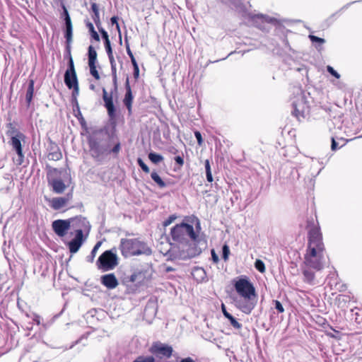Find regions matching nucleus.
<instances>
[{
    "mask_svg": "<svg viewBox=\"0 0 362 362\" xmlns=\"http://www.w3.org/2000/svg\"><path fill=\"white\" fill-rule=\"evenodd\" d=\"M325 263V248L320 229L313 228L309 231L308 248L304 257V265L316 271L324 268Z\"/></svg>",
    "mask_w": 362,
    "mask_h": 362,
    "instance_id": "nucleus-1",
    "label": "nucleus"
},
{
    "mask_svg": "<svg viewBox=\"0 0 362 362\" xmlns=\"http://www.w3.org/2000/svg\"><path fill=\"white\" fill-rule=\"evenodd\" d=\"M196 231L193 226L188 223H182L175 226L170 231V235L173 241L177 243L187 245L190 240L194 243H199L201 240L199 238V233L201 230L199 220H197L195 225Z\"/></svg>",
    "mask_w": 362,
    "mask_h": 362,
    "instance_id": "nucleus-2",
    "label": "nucleus"
},
{
    "mask_svg": "<svg viewBox=\"0 0 362 362\" xmlns=\"http://www.w3.org/2000/svg\"><path fill=\"white\" fill-rule=\"evenodd\" d=\"M119 248L122 255L125 257H131L140 255H150L151 249L146 244L136 238H122L120 242Z\"/></svg>",
    "mask_w": 362,
    "mask_h": 362,
    "instance_id": "nucleus-3",
    "label": "nucleus"
},
{
    "mask_svg": "<svg viewBox=\"0 0 362 362\" xmlns=\"http://www.w3.org/2000/svg\"><path fill=\"white\" fill-rule=\"evenodd\" d=\"M292 114L300 121L309 113V104L305 93L298 89L296 95L292 98Z\"/></svg>",
    "mask_w": 362,
    "mask_h": 362,
    "instance_id": "nucleus-4",
    "label": "nucleus"
},
{
    "mask_svg": "<svg viewBox=\"0 0 362 362\" xmlns=\"http://www.w3.org/2000/svg\"><path fill=\"white\" fill-rule=\"evenodd\" d=\"M88 145L91 156L98 161L110 153L109 144L99 138L90 136L88 139Z\"/></svg>",
    "mask_w": 362,
    "mask_h": 362,
    "instance_id": "nucleus-5",
    "label": "nucleus"
},
{
    "mask_svg": "<svg viewBox=\"0 0 362 362\" xmlns=\"http://www.w3.org/2000/svg\"><path fill=\"white\" fill-rule=\"evenodd\" d=\"M236 292L242 298H255V288L253 284L245 276L240 278L234 284Z\"/></svg>",
    "mask_w": 362,
    "mask_h": 362,
    "instance_id": "nucleus-6",
    "label": "nucleus"
},
{
    "mask_svg": "<svg viewBox=\"0 0 362 362\" xmlns=\"http://www.w3.org/2000/svg\"><path fill=\"white\" fill-rule=\"evenodd\" d=\"M62 173V171L57 168L50 169L47 173L48 184L57 194H62L66 189V185L61 178Z\"/></svg>",
    "mask_w": 362,
    "mask_h": 362,
    "instance_id": "nucleus-7",
    "label": "nucleus"
},
{
    "mask_svg": "<svg viewBox=\"0 0 362 362\" xmlns=\"http://www.w3.org/2000/svg\"><path fill=\"white\" fill-rule=\"evenodd\" d=\"M98 263L103 271L113 269L118 264L117 255L112 250H107L99 257Z\"/></svg>",
    "mask_w": 362,
    "mask_h": 362,
    "instance_id": "nucleus-8",
    "label": "nucleus"
},
{
    "mask_svg": "<svg viewBox=\"0 0 362 362\" xmlns=\"http://www.w3.org/2000/svg\"><path fill=\"white\" fill-rule=\"evenodd\" d=\"M71 221H70V218L66 220L58 219L52 222V227L54 232L59 237H64L67 231L71 228Z\"/></svg>",
    "mask_w": 362,
    "mask_h": 362,
    "instance_id": "nucleus-9",
    "label": "nucleus"
},
{
    "mask_svg": "<svg viewBox=\"0 0 362 362\" xmlns=\"http://www.w3.org/2000/svg\"><path fill=\"white\" fill-rule=\"evenodd\" d=\"M70 221H71V228H72L75 233H77L78 230H81V233L83 234V231L88 232L90 228V225L88 221L83 216H76L73 218H70Z\"/></svg>",
    "mask_w": 362,
    "mask_h": 362,
    "instance_id": "nucleus-10",
    "label": "nucleus"
},
{
    "mask_svg": "<svg viewBox=\"0 0 362 362\" xmlns=\"http://www.w3.org/2000/svg\"><path fill=\"white\" fill-rule=\"evenodd\" d=\"M72 192H69L64 197H54L49 199V206L54 210H59L65 207L72 199Z\"/></svg>",
    "mask_w": 362,
    "mask_h": 362,
    "instance_id": "nucleus-11",
    "label": "nucleus"
},
{
    "mask_svg": "<svg viewBox=\"0 0 362 362\" xmlns=\"http://www.w3.org/2000/svg\"><path fill=\"white\" fill-rule=\"evenodd\" d=\"M64 8V21L66 25V31H65V38L66 42V47L69 51H70V45L72 42V35H73V28L72 23L71 21V18L68 13V11L63 6Z\"/></svg>",
    "mask_w": 362,
    "mask_h": 362,
    "instance_id": "nucleus-12",
    "label": "nucleus"
},
{
    "mask_svg": "<svg viewBox=\"0 0 362 362\" xmlns=\"http://www.w3.org/2000/svg\"><path fill=\"white\" fill-rule=\"evenodd\" d=\"M253 298H242L235 301L236 307L245 314H250L255 306Z\"/></svg>",
    "mask_w": 362,
    "mask_h": 362,
    "instance_id": "nucleus-13",
    "label": "nucleus"
},
{
    "mask_svg": "<svg viewBox=\"0 0 362 362\" xmlns=\"http://www.w3.org/2000/svg\"><path fill=\"white\" fill-rule=\"evenodd\" d=\"M112 93L109 94L105 88L103 89V98L105 102V107L107 110V114L111 119L115 118V109L112 101Z\"/></svg>",
    "mask_w": 362,
    "mask_h": 362,
    "instance_id": "nucleus-14",
    "label": "nucleus"
},
{
    "mask_svg": "<svg viewBox=\"0 0 362 362\" xmlns=\"http://www.w3.org/2000/svg\"><path fill=\"white\" fill-rule=\"evenodd\" d=\"M151 351L153 354H159L166 358H170L173 353V348L168 345L156 343L152 346Z\"/></svg>",
    "mask_w": 362,
    "mask_h": 362,
    "instance_id": "nucleus-15",
    "label": "nucleus"
},
{
    "mask_svg": "<svg viewBox=\"0 0 362 362\" xmlns=\"http://www.w3.org/2000/svg\"><path fill=\"white\" fill-rule=\"evenodd\" d=\"M83 236L81 230H78V233L75 234V238L68 243L69 250L71 253L74 254L78 251L83 242Z\"/></svg>",
    "mask_w": 362,
    "mask_h": 362,
    "instance_id": "nucleus-16",
    "label": "nucleus"
},
{
    "mask_svg": "<svg viewBox=\"0 0 362 362\" xmlns=\"http://www.w3.org/2000/svg\"><path fill=\"white\" fill-rule=\"evenodd\" d=\"M40 316L35 313L26 314L24 315V324L26 323V329L29 331L33 330L35 327L37 328L40 325Z\"/></svg>",
    "mask_w": 362,
    "mask_h": 362,
    "instance_id": "nucleus-17",
    "label": "nucleus"
},
{
    "mask_svg": "<svg viewBox=\"0 0 362 362\" xmlns=\"http://www.w3.org/2000/svg\"><path fill=\"white\" fill-rule=\"evenodd\" d=\"M100 282L108 289H114L119 284L118 280L114 274H108L102 276L100 278Z\"/></svg>",
    "mask_w": 362,
    "mask_h": 362,
    "instance_id": "nucleus-18",
    "label": "nucleus"
},
{
    "mask_svg": "<svg viewBox=\"0 0 362 362\" xmlns=\"http://www.w3.org/2000/svg\"><path fill=\"white\" fill-rule=\"evenodd\" d=\"M243 16L247 19L248 21H251L254 23L260 21V22H269L270 18L269 16L263 15V14H253L250 12H244Z\"/></svg>",
    "mask_w": 362,
    "mask_h": 362,
    "instance_id": "nucleus-19",
    "label": "nucleus"
},
{
    "mask_svg": "<svg viewBox=\"0 0 362 362\" xmlns=\"http://www.w3.org/2000/svg\"><path fill=\"white\" fill-rule=\"evenodd\" d=\"M133 100V95L132 93V90L129 86V79L127 78L126 81V94L124 98V103L128 109L129 112H131L132 110V103Z\"/></svg>",
    "mask_w": 362,
    "mask_h": 362,
    "instance_id": "nucleus-20",
    "label": "nucleus"
},
{
    "mask_svg": "<svg viewBox=\"0 0 362 362\" xmlns=\"http://www.w3.org/2000/svg\"><path fill=\"white\" fill-rule=\"evenodd\" d=\"M311 269V267H307L304 265L303 268V281L310 285H313L315 284V273Z\"/></svg>",
    "mask_w": 362,
    "mask_h": 362,
    "instance_id": "nucleus-21",
    "label": "nucleus"
},
{
    "mask_svg": "<svg viewBox=\"0 0 362 362\" xmlns=\"http://www.w3.org/2000/svg\"><path fill=\"white\" fill-rule=\"evenodd\" d=\"M192 275L197 282H202L206 279V273L203 268L196 267L192 270Z\"/></svg>",
    "mask_w": 362,
    "mask_h": 362,
    "instance_id": "nucleus-22",
    "label": "nucleus"
},
{
    "mask_svg": "<svg viewBox=\"0 0 362 362\" xmlns=\"http://www.w3.org/2000/svg\"><path fill=\"white\" fill-rule=\"evenodd\" d=\"M19 136H15L11 137V145L16 150L18 155L19 156L20 160L23 157V151L21 148V143L19 139L18 138Z\"/></svg>",
    "mask_w": 362,
    "mask_h": 362,
    "instance_id": "nucleus-23",
    "label": "nucleus"
},
{
    "mask_svg": "<svg viewBox=\"0 0 362 362\" xmlns=\"http://www.w3.org/2000/svg\"><path fill=\"white\" fill-rule=\"evenodd\" d=\"M52 151L49 152L48 154L49 160H59L62 158V154L57 146L52 147Z\"/></svg>",
    "mask_w": 362,
    "mask_h": 362,
    "instance_id": "nucleus-24",
    "label": "nucleus"
},
{
    "mask_svg": "<svg viewBox=\"0 0 362 362\" xmlns=\"http://www.w3.org/2000/svg\"><path fill=\"white\" fill-rule=\"evenodd\" d=\"M69 55V68L66 71H69L71 73V78L74 79V81H76V78H77L76 73L74 68V61L71 55V50L69 51V49L66 48Z\"/></svg>",
    "mask_w": 362,
    "mask_h": 362,
    "instance_id": "nucleus-25",
    "label": "nucleus"
},
{
    "mask_svg": "<svg viewBox=\"0 0 362 362\" xmlns=\"http://www.w3.org/2000/svg\"><path fill=\"white\" fill-rule=\"evenodd\" d=\"M97 61V52L93 46L88 47V64H95Z\"/></svg>",
    "mask_w": 362,
    "mask_h": 362,
    "instance_id": "nucleus-26",
    "label": "nucleus"
},
{
    "mask_svg": "<svg viewBox=\"0 0 362 362\" xmlns=\"http://www.w3.org/2000/svg\"><path fill=\"white\" fill-rule=\"evenodd\" d=\"M101 245H102V242H100V241L98 242L95 245V246L93 247L90 254L86 257V259H87L88 262H93V260H94V259L95 257L96 253H97L98 249L100 248V247L101 246Z\"/></svg>",
    "mask_w": 362,
    "mask_h": 362,
    "instance_id": "nucleus-27",
    "label": "nucleus"
},
{
    "mask_svg": "<svg viewBox=\"0 0 362 362\" xmlns=\"http://www.w3.org/2000/svg\"><path fill=\"white\" fill-rule=\"evenodd\" d=\"M34 81L33 80H30L28 84V87L27 88L26 91V100L28 103H30L33 98V90H34Z\"/></svg>",
    "mask_w": 362,
    "mask_h": 362,
    "instance_id": "nucleus-28",
    "label": "nucleus"
},
{
    "mask_svg": "<svg viewBox=\"0 0 362 362\" xmlns=\"http://www.w3.org/2000/svg\"><path fill=\"white\" fill-rule=\"evenodd\" d=\"M152 180L160 187L163 188L166 186L165 182L161 179L158 174L156 172H153L151 174Z\"/></svg>",
    "mask_w": 362,
    "mask_h": 362,
    "instance_id": "nucleus-29",
    "label": "nucleus"
},
{
    "mask_svg": "<svg viewBox=\"0 0 362 362\" xmlns=\"http://www.w3.org/2000/svg\"><path fill=\"white\" fill-rule=\"evenodd\" d=\"M64 83L69 89H71L72 86L75 85L74 79L71 78V73L69 71H66L64 74Z\"/></svg>",
    "mask_w": 362,
    "mask_h": 362,
    "instance_id": "nucleus-30",
    "label": "nucleus"
},
{
    "mask_svg": "<svg viewBox=\"0 0 362 362\" xmlns=\"http://www.w3.org/2000/svg\"><path fill=\"white\" fill-rule=\"evenodd\" d=\"M8 130H7V132H6V134L10 136V137H13V136H19V132L18 131V129L16 128L15 125L12 123H9L8 124Z\"/></svg>",
    "mask_w": 362,
    "mask_h": 362,
    "instance_id": "nucleus-31",
    "label": "nucleus"
},
{
    "mask_svg": "<svg viewBox=\"0 0 362 362\" xmlns=\"http://www.w3.org/2000/svg\"><path fill=\"white\" fill-rule=\"evenodd\" d=\"M148 158L155 164H157L163 160V157L161 155L153 152L148 154Z\"/></svg>",
    "mask_w": 362,
    "mask_h": 362,
    "instance_id": "nucleus-32",
    "label": "nucleus"
},
{
    "mask_svg": "<svg viewBox=\"0 0 362 362\" xmlns=\"http://www.w3.org/2000/svg\"><path fill=\"white\" fill-rule=\"evenodd\" d=\"M86 26L88 27L89 32L90 33L91 37L97 42L100 41V37L98 33L95 30L93 25L88 22L86 23Z\"/></svg>",
    "mask_w": 362,
    "mask_h": 362,
    "instance_id": "nucleus-33",
    "label": "nucleus"
},
{
    "mask_svg": "<svg viewBox=\"0 0 362 362\" xmlns=\"http://www.w3.org/2000/svg\"><path fill=\"white\" fill-rule=\"evenodd\" d=\"M197 253H199V252H197L195 251H192V250L189 251V250H187L185 252L182 251L180 253V257L182 259H185L192 258V257H194L197 255Z\"/></svg>",
    "mask_w": 362,
    "mask_h": 362,
    "instance_id": "nucleus-34",
    "label": "nucleus"
},
{
    "mask_svg": "<svg viewBox=\"0 0 362 362\" xmlns=\"http://www.w3.org/2000/svg\"><path fill=\"white\" fill-rule=\"evenodd\" d=\"M255 267L257 270H258L261 273H264L265 272V266L264 262L260 259H257L255 262Z\"/></svg>",
    "mask_w": 362,
    "mask_h": 362,
    "instance_id": "nucleus-35",
    "label": "nucleus"
},
{
    "mask_svg": "<svg viewBox=\"0 0 362 362\" xmlns=\"http://www.w3.org/2000/svg\"><path fill=\"white\" fill-rule=\"evenodd\" d=\"M89 67H90V74L96 79V80H98L100 79V76H99V74L96 69V66H95V64H88Z\"/></svg>",
    "mask_w": 362,
    "mask_h": 362,
    "instance_id": "nucleus-36",
    "label": "nucleus"
},
{
    "mask_svg": "<svg viewBox=\"0 0 362 362\" xmlns=\"http://www.w3.org/2000/svg\"><path fill=\"white\" fill-rule=\"evenodd\" d=\"M154 361L153 356H139L133 362H154Z\"/></svg>",
    "mask_w": 362,
    "mask_h": 362,
    "instance_id": "nucleus-37",
    "label": "nucleus"
},
{
    "mask_svg": "<svg viewBox=\"0 0 362 362\" xmlns=\"http://www.w3.org/2000/svg\"><path fill=\"white\" fill-rule=\"evenodd\" d=\"M273 305H274V308L276 309L278 313H283L284 312V308L280 301L274 300Z\"/></svg>",
    "mask_w": 362,
    "mask_h": 362,
    "instance_id": "nucleus-38",
    "label": "nucleus"
},
{
    "mask_svg": "<svg viewBox=\"0 0 362 362\" xmlns=\"http://www.w3.org/2000/svg\"><path fill=\"white\" fill-rule=\"evenodd\" d=\"M223 251V259L226 261L228 259L230 254L229 247L227 245H224L222 248Z\"/></svg>",
    "mask_w": 362,
    "mask_h": 362,
    "instance_id": "nucleus-39",
    "label": "nucleus"
},
{
    "mask_svg": "<svg viewBox=\"0 0 362 362\" xmlns=\"http://www.w3.org/2000/svg\"><path fill=\"white\" fill-rule=\"evenodd\" d=\"M137 163L141 168L146 173H149V168L145 164V163L142 160L141 158L137 159Z\"/></svg>",
    "mask_w": 362,
    "mask_h": 362,
    "instance_id": "nucleus-40",
    "label": "nucleus"
},
{
    "mask_svg": "<svg viewBox=\"0 0 362 362\" xmlns=\"http://www.w3.org/2000/svg\"><path fill=\"white\" fill-rule=\"evenodd\" d=\"M309 38L312 41V42H318L320 44H323L325 42V40L323 38H320L313 35H310Z\"/></svg>",
    "mask_w": 362,
    "mask_h": 362,
    "instance_id": "nucleus-41",
    "label": "nucleus"
},
{
    "mask_svg": "<svg viewBox=\"0 0 362 362\" xmlns=\"http://www.w3.org/2000/svg\"><path fill=\"white\" fill-rule=\"evenodd\" d=\"M117 20H118V18L117 16H113L110 19V21H111V23L112 25H116V28L119 33V37L121 38V33H120V27H119V25L117 22Z\"/></svg>",
    "mask_w": 362,
    "mask_h": 362,
    "instance_id": "nucleus-42",
    "label": "nucleus"
},
{
    "mask_svg": "<svg viewBox=\"0 0 362 362\" xmlns=\"http://www.w3.org/2000/svg\"><path fill=\"white\" fill-rule=\"evenodd\" d=\"M327 71L333 76H334L337 78H340V74H338L331 66H327Z\"/></svg>",
    "mask_w": 362,
    "mask_h": 362,
    "instance_id": "nucleus-43",
    "label": "nucleus"
},
{
    "mask_svg": "<svg viewBox=\"0 0 362 362\" xmlns=\"http://www.w3.org/2000/svg\"><path fill=\"white\" fill-rule=\"evenodd\" d=\"M230 325L235 329H240L242 327V325L237 321V320L233 317L229 320Z\"/></svg>",
    "mask_w": 362,
    "mask_h": 362,
    "instance_id": "nucleus-44",
    "label": "nucleus"
},
{
    "mask_svg": "<svg viewBox=\"0 0 362 362\" xmlns=\"http://www.w3.org/2000/svg\"><path fill=\"white\" fill-rule=\"evenodd\" d=\"M92 18H93V20L95 22L96 26L98 27V28H99V27H100V25H101V23H100V14L99 13H93V16Z\"/></svg>",
    "mask_w": 362,
    "mask_h": 362,
    "instance_id": "nucleus-45",
    "label": "nucleus"
},
{
    "mask_svg": "<svg viewBox=\"0 0 362 362\" xmlns=\"http://www.w3.org/2000/svg\"><path fill=\"white\" fill-rule=\"evenodd\" d=\"M98 30H99L100 33H101L102 37L104 39L105 42H109L110 40H109V36H108L107 33L103 28H100V27H99Z\"/></svg>",
    "mask_w": 362,
    "mask_h": 362,
    "instance_id": "nucleus-46",
    "label": "nucleus"
},
{
    "mask_svg": "<svg viewBox=\"0 0 362 362\" xmlns=\"http://www.w3.org/2000/svg\"><path fill=\"white\" fill-rule=\"evenodd\" d=\"M120 149H121L120 143L118 142L115 145V146L111 150L110 149V153H112L114 154H117L119 152Z\"/></svg>",
    "mask_w": 362,
    "mask_h": 362,
    "instance_id": "nucleus-47",
    "label": "nucleus"
},
{
    "mask_svg": "<svg viewBox=\"0 0 362 362\" xmlns=\"http://www.w3.org/2000/svg\"><path fill=\"white\" fill-rule=\"evenodd\" d=\"M105 47L107 55H111L112 54V49L111 47L110 41L105 42Z\"/></svg>",
    "mask_w": 362,
    "mask_h": 362,
    "instance_id": "nucleus-48",
    "label": "nucleus"
},
{
    "mask_svg": "<svg viewBox=\"0 0 362 362\" xmlns=\"http://www.w3.org/2000/svg\"><path fill=\"white\" fill-rule=\"evenodd\" d=\"M176 217L175 216H170V217H168V219H166L164 222H163V226H169L170 224H171L175 220Z\"/></svg>",
    "mask_w": 362,
    "mask_h": 362,
    "instance_id": "nucleus-49",
    "label": "nucleus"
},
{
    "mask_svg": "<svg viewBox=\"0 0 362 362\" xmlns=\"http://www.w3.org/2000/svg\"><path fill=\"white\" fill-rule=\"evenodd\" d=\"M194 136L197 139V143L199 145H202V142H203V140H202V134L199 132H194Z\"/></svg>",
    "mask_w": 362,
    "mask_h": 362,
    "instance_id": "nucleus-50",
    "label": "nucleus"
},
{
    "mask_svg": "<svg viewBox=\"0 0 362 362\" xmlns=\"http://www.w3.org/2000/svg\"><path fill=\"white\" fill-rule=\"evenodd\" d=\"M75 82V85L74 86H72V88L74 89L73 90V95H78V92H79V88H78V80L77 78H76V81H74Z\"/></svg>",
    "mask_w": 362,
    "mask_h": 362,
    "instance_id": "nucleus-51",
    "label": "nucleus"
},
{
    "mask_svg": "<svg viewBox=\"0 0 362 362\" xmlns=\"http://www.w3.org/2000/svg\"><path fill=\"white\" fill-rule=\"evenodd\" d=\"M338 143L334 140V138H332V144H331V149L332 151H336L337 149L339 148Z\"/></svg>",
    "mask_w": 362,
    "mask_h": 362,
    "instance_id": "nucleus-52",
    "label": "nucleus"
},
{
    "mask_svg": "<svg viewBox=\"0 0 362 362\" xmlns=\"http://www.w3.org/2000/svg\"><path fill=\"white\" fill-rule=\"evenodd\" d=\"M175 162L180 165L182 166L184 164V159L182 156H177L175 158Z\"/></svg>",
    "mask_w": 362,
    "mask_h": 362,
    "instance_id": "nucleus-53",
    "label": "nucleus"
},
{
    "mask_svg": "<svg viewBox=\"0 0 362 362\" xmlns=\"http://www.w3.org/2000/svg\"><path fill=\"white\" fill-rule=\"evenodd\" d=\"M211 257L215 263H217L218 262V257L214 250H211Z\"/></svg>",
    "mask_w": 362,
    "mask_h": 362,
    "instance_id": "nucleus-54",
    "label": "nucleus"
},
{
    "mask_svg": "<svg viewBox=\"0 0 362 362\" xmlns=\"http://www.w3.org/2000/svg\"><path fill=\"white\" fill-rule=\"evenodd\" d=\"M204 166H205V170H206V173H207V172H211V171L210 163H209V160H205V162H204Z\"/></svg>",
    "mask_w": 362,
    "mask_h": 362,
    "instance_id": "nucleus-55",
    "label": "nucleus"
},
{
    "mask_svg": "<svg viewBox=\"0 0 362 362\" xmlns=\"http://www.w3.org/2000/svg\"><path fill=\"white\" fill-rule=\"evenodd\" d=\"M113 85H114V91H117V76H112Z\"/></svg>",
    "mask_w": 362,
    "mask_h": 362,
    "instance_id": "nucleus-56",
    "label": "nucleus"
},
{
    "mask_svg": "<svg viewBox=\"0 0 362 362\" xmlns=\"http://www.w3.org/2000/svg\"><path fill=\"white\" fill-rule=\"evenodd\" d=\"M91 9L93 13H99V9L96 4H93L91 5Z\"/></svg>",
    "mask_w": 362,
    "mask_h": 362,
    "instance_id": "nucleus-57",
    "label": "nucleus"
},
{
    "mask_svg": "<svg viewBox=\"0 0 362 362\" xmlns=\"http://www.w3.org/2000/svg\"><path fill=\"white\" fill-rule=\"evenodd\" d=\"M206 175L207 181L211 182L213 181V176L211 172H207L206 173Z\"/></svg>",
    "mask_w": 362,
    "mask_h": 362,
    "instance_id": "nucleus-58",
    "label": "nucleus"
},
{
    "mask_svg": "<svg viewBox=\"0 0 362 362\" xmlns=\"http://www.w3.org/2000/svg\"><path fill=\"white\" fill-rule=\"evenodd\" d=\"M111 71H112V76H117V68H116V65L112 64V66H111Z\"/></svg>",
    "mask_w": 362,
    "mask_h": 362,
    "instance_id": "nucleus-59",
    "label": "nucleus"
},
{
    "mask_svg": "<svg viewBox=\"0 0 362 362\" xmlns=\"http://www.w3.org/2000/svg\"><path fill=\"white\" fill-rule=\"evenodd\" d=\"M108 58L111 66H112V64L116 65V62L112 54L111 55H108Z\"/></svg>",
    "mask_w": 362,
    "mask_h": 362,
    "instance_id": "nucleus-60",
    "label": "nucleus"
},
{
    "mask_svg": "<svg viewBox=\"0 0 362 362\" xmlns=\"http://www.w3.org/2000/svg\"><path fill=\"white\" fill-rule=\"evenodd\" d=\"M130 59H131L132 64V65L134 66V69H137L138 64L136 63V61L134 57H132Z\"/></svg>",
    "mask_w": 362,
    "mask_h": 362,
    "instance_id": "nucleus-61",
    "label": "nucleus"
},
{
    "mask_svg": "<svg viewBox=\"0 0 362 362\" xmlns=\"http://www.w3.org/2000/svg\"><path fill=\"white\" fill-rule=\"evenodd\" d=\"M180 362H195L191 357L182 358Z\"/></svg>",
    "mask_w": 362,
    "mask_h": 362,
    "instance_id": "nucleus-62",
    "label": "nucleus"
},
{
    "mask_svg": "<svg viewBox=\"0 0 362 362\" xmlns=\"http://www.w3.org/2000/svg\"><path fill=\"white\" fill-rule=\"evenodd\" d=\"M127 54L129 55V57L130 58L134 57V55H133V54H132V51H131V49H130V48L129 47V45H127Z\"/></svg>",
    "mask_w": 362,
    "mask_h": 362,
    "instance_id": "nucleus-63",
    "label": "nucleus"
},
{
    "mask_svg": "<svg viewBox=\"0 0 362 362\" xmlns=\"http://www.w3.org/2000/svg\"><path fill=\"white\" fill-rule=\"evenodd\" d=\"M228 320H230L231 318L233 317L232 315H230L228 312H226L223 315Z\"/></svg>",
    "mask_w": 362,
    "mask_h": 362,
    "instance_id": "nucleus-64",
    "label": "nucleus"
}]
</instances>
